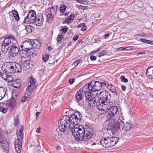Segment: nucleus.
<instances>
[{
    "label": "nucleus",
    "instance_id": "0e129e2a",
    "mask_svg": "<svg viewBox=\"0 0 153 153\" xmlns=\"http://www.w3.org/2000/svg\"><path fill=\"white\" fill-rule=\"evenodd\" d=\"M121 88L122 89L123 91H125L126 89V87L123 85H122L121 86Z\"/></svg>",
    "mask_w": 153,
    "mask_h": 153
},
{
    "label": "nucleus",
    "instance_id": "423d86ee",
    "mask_svg": "<svg viewBox=\"0 0 153 153\" xmlns=\"http://www.w3.org/2000/svg\"><path fill=\"white\" fill-rule=\"evenodd\" d=\"M119 140L116 137H106L101 139L100 141L101 144L105 148L112 147L115 145Z\"/></svg>",
    "mask_w": 153,
    "mask_h": 153
},
{
    "label": "nucleus",
    "instance_id": "8fccbe9b",
    "mask_svg": "<svg viewBox=\"0 0 153 153\" xmlns=\"http://www.w3.org/2000/svg\"><path fill=\"white\" fill-rule=\"evenodd\" d=\"M140 41L141 42H142L144 43H148V42H149V40H147V39H140Z\"/></svg>",
    "mask_w": 153,
    "mask_h": 153
},
{
    "label": "nucleus",
    "instance_id": "cd10ccee",
    "mask_svg": "<svg viewBox=\"0 0 153 153\" xmlns=\"http://www.w3.org/2000/svg\"><path fill=\"white\" fill-rule=\"evenodd\" d=\"M128 16V14L124 11H121L119 14V18L121 19H126Z\"/></svg>",
    "mask_w": 153,
    "mask_h": 153
},
{
    "label": "nucleus",
    "instance_id": "ddd939ff",
    "mask_svg": "<svg viewBox=\"0 0 153 153\" xmlns=\"http://www.w3.org/2000/svg\"><path fill=\"white\" fill-rule=\"evenodd\" d=\"M0 146L1 149L6 152H7L9 150V147L8 144L4 138L1 135L0 130Z\"/></svg>",
    "mask_w": 153,
    "mask_h": 153
},
{
    "label": "nucleus",
    "instance_id": "c9c22d12",
    "mask_svg": "<svg viewBox=\"0 0 153 153\" xmlns=\"http://www.w3.org/2000/svg\"><path fill=\"white\" fill-rule=\"evenodd\" d=\"M66 6L65 5H61L59 7V10L62 13H63L65 12L66 8Z\"/></svg>",
    "mask_w": 153,
    "mask_h": 153
},
{
    "label": "nucleus",
    "instance_id": "412c9836",
    "mask_svg": "<svg viewBox=\"0 0 153 153\" xmlns=\"http://www.w3.org/2000/svg\"><path fill=\"white\" fill-rule=\"evenodd\" d=\"M106 86L108 90H110L111 92L115 94L116 96L118 95V93L116 91V88L115 86L111 84H109L108 82V84H107Z\"/></svg>",
    "mask_w": 153,
    "mask_h": 153
},
{
    "label": "nucleus",
    "instance_id": "2f4dec72",
    "mask_svg": "<svg viewBox=\"0 0 153 153\" xmlns=\"http://www.w3.org/2000/svg\"><path fill=\"white\" fill-rule=\"evenodd\" d=\"M53 134L54 136L58 139L61 138L62 136V134L57 130L54 131Z\"/></svg>",
    "mask_w": 153,
    "mask_h": 153
},
{
    "label": "nucleus",
    "instance_id": "774afa93",
    "mask_svg": "<svg viewBox=\"0 0 153 153\" xmlns=\"http://www.w3.org/2000/svg\"><path fill=\"white\" fill-rule=\"evenodd\" d=\"M140 36L146 37V35L145 34H144L143 35H142V34H141L140 35Z\"/></svg>",
    "mask_w": 153,
    "mask_h": 153
},
{
    "label": "nucleus",
    "instance_id": "69168bd1",
    "mask_svg": "<svg viewBox=\"0 0 153 153\" xmlns=\"http://www.w3.org/2000/svg\"><path fill=\"white\" fill-rule=\"evenodd\" d=\"M149 42H148V43H147V44H150L151 45L153 44V41H151L150 40H149Z\"/></svg>",
    "mask_w": 153,
    "mask_h": 153
},
{
    "label": "nucleus",
    "instance_id": "680f3d73",
    "mask_svg": "<svg viewBox=\"0 0 153 153\" xmlns=\"http://www.w3.org/2000/svg\"><path fill=\"white\" fill-rule=\"evenodd\" d=\"M118 50L119 51H122V50H125V48L124 47H120V48H118Z\"/></svg>",
    "mask_w": 153,
    "mask_h": 153
},
{
    "label": "nucleus",
    "instance_id": "4be33fe9",
    "mask_svg": "<svg viewBox=\"0 0 153 153\" xmlns=\"http://www.w3.org/2000/svg\"><path fill=\"white\" fill-rule=\"evenodd\" d=\"M82 91L81 89L78 90L75 95L76 100H77V102L82 100V98L84 97V95L82 94Z\"/></svg>",
    "mask_w": 153,
    "mask_h": 153
},
{
    "label": "nucleus",
    "instance_id": "603ef678",
    "mask_svg": "<svg viewBox=\"0 0 153 153\" xmlns=\"http://www.w3.org/2000/svg\"><path fill=\"white\" fill-rule=\"evenodd\" d=\"M74 17L75 16L74 14H71L68 17L69 19H71H71H72V20H73L74 19Z\"/></svg>",
    "mask_w": 153,
    "mask_h": 153
},
{
    "label": "nucleus",
    "instance_id": "6ab92c4d",
    "mask_svg": "<svg viewBox=\"0 0 153 153\" xmlns=\"http://www.w3.org/2000/svg\"><path fill=\"white\" fill-rule=\"evenodd\" d=\"M132 126L131 124L126 122L124 125L123 123V130H124V133H125L126 135H128L129 134V131L131 128Z\"/></svg>",
    "mask_w": 153,
    "mask_h": 153
},
{
    "label": "nucleus",
    "instance_id": "a18cd8bd",
    "mask_svg": "<svg viewBox=\"0 0 153 153\" xmlns=\"http://www.w3.org/2000/svg\"><path fill=\"white\" fill-rule=\"evenodd\" d=\"M62 35H59L57 38V42H60L62 38Z\"/></svg>",
    "mask_w": 153,
    "mask_h": 153
},
{
    "label": "nucleus",
    "instance_id": "c85d7f7f",
    "mask_svg": "<svg viewBox=\"0 0 153 153\" xmlns=\"http://www.w3.org/2000/svg\"><path fill=\"white\" fill-rule=\"evenodd\" d=\"M35 88V85H29L27 86L26 89L27 91L28 92L27 95H28V96L30 95V93L33 92V91Z\"/></svg>",
    "mask_w": 153,
    "mask_h": 153
},
{
    "label": "nucleus",
    "instance_id": "c756f323",
    "mask_svg": "<svg viewBox=\"0 0 153 153\" xmlns=\"http://www.w3.org/2000/svg\"><path fill=\"white\" fill-rule=\"evenodd\" d=\"M5 104L0 103V111L4 113H6L7 111V108L6 107Z\"/></svg>",
    "mask_w": 153,
    "mask_h": 153
},
{
    "label": "nucleus",
    "instance_id": "7ed1b4c3",
    "mask_svg": "<svg viewBox=\"0 0 153 153\" xmlns=\"http://www.w3.org/2000/svg\"><path fill=\"white\" fill-rule=\"evenodd\" d=\"M22 66L19 63L16 62H9L4 71L6 74H14L19 73L22 71Z\"/></svg>",
    "mask_w": 153,
    "mask_h": 153
},
{
    "label": "nucleus",
    "instance_id": "338daca9",
    "mask_svg": "<svg viewBox=\"0 0 153 153\" xmlns=\"http://www.w3.org/2000/svg\"><path fill=\"white\" fill-rule=\"evenodd\" d=\"M41 129V128H38L36 130V132L37 133H39L40 132V130Z\"/></svg>",
    "mask_w": 153,
    "mask_h": 153
},
{
    "label": "nucleus",
    "instance_id": "ea45409f",
    "mask_svg": "<svg viewBox=\"0 0 153 153\" xmlns=\"http://www.w3.org/2000/svg\"><path fill=\"white\" fill-rule=\"evenodd\" d=\"M7 74H6V73H3L1 75L2 78L5 80L7 78H11V76H10L7 75Z\"/></svg>",
    "mask_w": 153,
    "mask_h": 153
},
{
    "label": "nucleus",
    "instance_id": "e2e57ef3",
    "mask_svg": "<svg viewBox=\"0 0 153 153\" xmlns=\"http://www.w3.org/2000/svg\"><path fill=\"white\" fill-rule=\"evenodd\" d=\"M105 38L108 39L109 37V34L108 33H106L105 35Z\"/></svg>",
    "mask_w": 153,
    "mask_h": 153
},
{
    "label": "nucleus",
    "instance_id": "de8ad7c7",
    "mask_svg": "<svg viewBox=\"0 0 153 153\" xmlns=\"http://www.w3.org/2000/svg\"><path fill=\"white\" fill-rule=\"evenodd\" d=\"M71 21H72V19H71V18L69 19L68 17V18H66L65 20V22L66 23H69L70 22H71Z\"/></svg>",
    "mask_w": 153,
    "mask_h": 153
},
{
    "label": "nucleus",
    "instance_id": "7c9ffc66",
    "mask_svg": "<svg viewBox=\"0 0 153 153\" xmlns=\"http://www.w3.org/2000/svg\"><path fill=\"white\" fill-rule=\"evenodd\" d=\"M12 13L15 20L17 21L19 20L20 18L19 13L17 11L15 10H13L12 11Z\"/></svg>",
    "mask_w": 153,
    "mask_h": 153
},
{
    "label": "nucleus",
    "instance_id": "2eb2a0df",
    "mask_svg": "<svg viewBox=\"0 0 153 153\" xmlns=\"http://www.w3.org/2000/svg\"><path fill=\"white\" fill-rule=\"evenodd\" d=\"M31 49V45L29 41H25L23 42L22 45L21 46V49H19L20 52L24 51L27 53V52Z\"/></svg>",
    "mask_w": 153,
    "mask_h": 153
},
{
    "label": "nucleus",
    "instance_id": "6e6552de",
    "mask_svg": "<svg viewBox=\"0 0 153 153\" xmlns=\"http://www.w3.org/2000/svg\"><path fill=\"white\" fill-rule=\"evenodd\" d=\"M57 11V6H52L51 8L49 7L45 10V13L47 18V21L50 22L54 18V16Z\"/></svg>",
    "mask_w": 153,
    "mask_h": 153
},
{
    "label": "nucleus",
    "instance_id": "1a4fd4ad",
    "mask_svg": "<svg viewBox=\"0 0 153 153\" xmlns=\"http://www.w3.org/2000/svg\"><path fill=\"white\" fill-rule=\"evenodd\" d=\"M92 84L94 91H99L106 86L108 82L103 81V82H99L96 81H92L90 82Z\"/></svg>",
    "mask_w": 153,
    "mask_h": 153
},
{
    "label": "nucleus",
    "instance_id": "dca6fc26",
    "mask_svg": "<svg viewBox=\"0 0 153 153\" xmlns=\"http://www.w3.org/2000/svg\"><path fill=\"white\" fill-rule=\"evenodd\" d=\"M35 19V22H34L36 25L38 26H40L43 25L44 22V16L41 13H39L36 15Z\"/></svg>",
    "mask_w": 153,
    "mask_h": 153
},
{
    "label": "nucleus",
    "instance_id": "9d476101",
    "mask_svg": "<svg viewBox=\"0 0 153 153\" xmlns=\"http://www.w3.org/2000/svg\"><path fill=\"white\" fill-rule=\"evenodd\" d=\"M36 16L35 11L31 10L28 13L27 16L25 18L23 22L25 24L33 23L35 22V19Z\"/></svg>",
    "mask_w": 153,
    "mask_h": 153
},
{
    "label": "nucleus",
    "instance_id": "a878e982",
    "mask_svg": "<svg viewBox=\"0 0 153 153\" xmlns=\"http://www.w3.org/2000/svg\"><path fill=\"white\" fill-rule=\"evenodd\" d=\"M12 86L15 88H19L21 85V81L20 79H17L13 82Z\"/></svg>",
    "mask_w": 153,
    "mask_h": 153
},
{
    "label": "nucleus",
    "instance_id": "49530a36",
    "mask_svg": "<svg viewBox=\"0 0 153 153\" xmlns=\"http://www.w3.org/2000/svg\"><path fill=\"white\" fill-rule=\"evenodd\" d=\"M49 58V56L48 55H45L44 56H43L42 60L44 62H46Z\"/></svg>",
    "mask_w": 153,
    "mask_h": 153
},
{
    "label": "nucleus",
    "instance_id": "5701e85b",
    "mask_svg": "<svg viewBox=\"0 0 153 153\" xmlns=\"http://www.w3.org/2000/svg\"><path fill=\"white\" fill-rule=\"evenodd\" d=\"M24 127L21 126L19 130H17L16 131V134L17 135L18 138L20 139H22L23 137V132Z\"/></svg>",
    "mask_w": 153,
    "mask_h": 153
},
{
    "label": "nucleus",
    "instance_id": "f8f14e48",
    "mask_svg": "<svg viewBox=\"0 0 153 153\" xmlns=\"http://www.w3.org/2000/svg\"><path fill=\"white\" fill-rule=\"evenodd\" d=\"M17 43L13 44L12 46L10 47L8 54L10 57H14L18 54L19 48Z\"/></svg>",
    "mask_w": 153,
    "mask_h": 153
},
{
    "label": "nucleus",
    "instance_id": "052dcab7",
    "mask_svg": "<svg viewBox=\"0 0 153 153\" xmlns=\"http://www.w3.org/2000/svg\"><path fill=\"white\" fill-rule=\"evenodd\" d=\"M40 114V112H37L36 113V119H37V117H38L39 116V114Z\"/></svg>",
    "mask_w": 153,
    "mask_h": 153
},
{
    "label": "nucleus",
    "instance_id": "4d7b16f0",
    "mask_svg": "<svg viewBox=\"0 0 153 153\" xmlns=\"http://www.w3.org/2000/svg\"><path fill=\"white\" fill-rule=\"evenodd\" d=\"M90 59L91 60H95L96 59V57L94 56L91 55L90 56Z\"/></svg>",
    "mask_w": 153,
    "mask_h": 153
},
{
    "label": "nucleus",
    "instance_id": "bf43d9fd",
    "mask_svg": "<svg viewBox=\"0 0 153 153\" xmlns=\"http://www.w3.org/2000/svg\"><path fill=\"white\" fill-rule=\"evenodd\" d=\"M81 60H77L74 63V65H75V66H77L78 65V61L81 62Z\"/></svg>",
    "mask_w": 153,
    "mask_h": 153
},
{
    "label": "nucleus",
    "instance_id": "c03bdc74",
    "mask_svg": "<svg viewBox=\"0 0 153 153\" xmlns=\"http://www.w3.org/2000/svg\"><path fill=\"white\" fill-rule=\"evenodd\" d=\"M120 79L121 81L123 82L126 83L128 82V79L125 78L124 76H122L120 77Z\"/></svg>",
    "mask_w": 153,
    "mask_h": 153
},
{
    "label": "nucleus",
    "instance_id": "f3484780",
    "mask_svg": "<svg viewBox=\"0 0 153 153\" xmlns=\"http://www.w3.org/2000/svg\"><path fill=\"white\" fill-rule=\"evenodd\" d=\"M81 91L83 93H84L89 92H94L92 84H91L90 82L88 84H85L81 89Z\"/></svg>",
    "mask_w": 153,
    "mask_h": 153
},
{
    "label": "nucleus",
    "instance_id": "20e7f679",
    "mask_svg": "<svg viewBox=\"0 0 153 153\" xmlns=\"http://www.w3.org/2000/svg\"><path fill=\"white\" fill-rule=\"evenodd\" d=\"M58 124H59V128L62 132H65L69 128L71 129L73 128L69 117L67 115L61 116L60 120L58 121Z\"/></svg>",
    "mask_w": 153,
    "mask_h": 153
},
{
    "label": "nucleus",
    "instance_id": "e433bc0d",
    "mask_svg": "<svg viewBox=\"0 0 153 153\" xmlns=\"http://www.w3.org/2000/svg\"><path fill=\"white\" fill-rule=\"evenodd\" d=\"M19 116L17 115L14 120V126H17L19 124Z\"/></svg>",
    "mask_w": 153,
    "mask_h": 153
},
{
    "label": "nucleus",
    "instance_id": "79ce46f5",
    "mask_svg": "<svg viewBox=\"0 0 153 153\" xmlns=\"http://www.w3.org/2000/svg\"><path fill=\"white\" fill-rule=\"evenodd\" d=\"M28 100H29L28 98L25 95V96H23L22 97V98L21 100V101L22 102H23L27 101Z\"/></svg>",
    "mask_w": 153,
    "mask_h": 153
},
{
    "label": "nucleus",
    "instance_id": "5fc2aeb1",
    "mask_svg": "<svg viewBox=\"0 0 153 153\" xmlns=\"http://www.w3.org/2000/svg\"><path fill=\"white\" fill-rule=\"evenodd\" d=\"M87 29V27L86 26L85 24V25H83V26H82L81 28V30L83 31H84L86 30Z\"/></svg>",
    "mask_w": 153,
    "mask_h": 153
},
{
    "label": "nucleus",
    "instance_id": "9b49d317",
    "mask_svg": "<svg viewBox=\"0 0 153 153\" xmlns=\"http://www.w3.org/2000/svg\"><path fill=\"white\" fill-rule=\"evenodd\" d=\"M115 122L116 123L113 125L112 132L113 134H118L123 129V123L120 119H118L117 121Z\"/></svg>",
    "mask_w": 153,
    "mask_h": 153
},
{
    "label": "nucleus",
    "instance_id": "a211bd4d",
    "mask_svg": "<svg viewBox=\"0 0 153 153\" xmlns=\"http://www.w3.org/2000/svg\"><path fill=\"white\" fill-rule=\"evenodd\" d=\"M115 123V122H114L112 123V120L111 119L109 120H107L104 123V128H106L107 130H111L112 131L113 124Z\"/></svg>",
    "mask_w": 153,
    "mask_h": 153
},
{
    "label": "nucleus",
    "instance_id": "37998d69",
    "mask_svg": "<svg viewBox=\"0 0 153 153\" xmlns=\"http://www.w3.org/2000/svg\"><path fill=\"white\" fill-rule=\"evenodd\" d=\"M106 54V52L105 51H101L99 53L98 56L100 57L102 56H104Z\"/></svg>",
    "mask_w": 153,
    "mask_h": 153
},
{
    "label": "nucleus",
    "instance_id": "bb28decb",
    "mask_svg": "<svg viewBox=\"0 0 153 153\" xmlns=\"http://www.w3.org/2000/svg\"><path fill=\"white\" fill-rule=\"evenodd\" d=\"M6 91H7L6 89L1 87H0V100L5 97Z\"/></svg>",
    "mask_w": 153,
    "mask_h": 153
},
{
    "label": "nucleus",
    "instance_id": "a19ab883",
    "mask_svg": "<svg viewBox=\"0 0 153 153\" xmlns=\"http://www.w3.org/2000/svg\"><path fill=\"white\" fill-rule=\"evenodd\" d=\"M30 60H25L22 63V66L23 67L27 66L30 64Z\"/></svg>",
    "mask_w": 153,
    "mask_h": 153
},
{
    "label": "nucleus",
    "instance_id": "39448f33",
    "mask_svg": "<svg viewBox=\"0 0 153 153\" xmlns=\"http://www.w3.org/2000/svg\"><path fill=\"white\" fill-rule=\"evenodd\" d=\"M15 41V38L12 35H7L6 36V38L2 42L1 45V50L4 53H6L9 50L10 47L13 44H15L14 42Z\"/></svg>",
    "mask_w": 153,
    "mask_h": 153
},
{
    "label": "nucleus",
    "instance_id": "3c124183",
    "mask_svg": "<svg viewBox=\"0 0 153 153\" xmlns=\"http://www.w3.org/2000/svg\"><path fill=\"white\" fill-rule=\"evenodd\" d=\"M86 142L87 143H86L85 144H86L87 145H93V143L92 142L90 139V140H88Z\"/></svg>",
    "mask_w": 153,
    "mask_h": 153
},
{
    "label": "nucleus",
    "instance_id": "72a5a7b5",
    "mask_svg": "<svg viewBox=\"0 0 153 153\" xmlns=\"http://www.w3.org/2000/svg\"><path fill=\"white\" fill-rule=\"evenodd\" d=\"M27 32L31 33L34 30V27L30 25H27L25 26Z\"/></svg>",
    "mask_w": 153,
    "mask_h": 153
},
{
    "label": "nucleus",
    "instance_id": "f704fd0d",
    "mask_svg": "<svg viewBox=\"0 0 153 153\" xmlns=\"http://www.w3.org/2000/svg\"><path fill=\"white\" fill-rule=\"evenodd\" d=\"M29 81L28 83H30V85H34L36 84V79H34L33 77L31 76L29 78Z\"/></svg>",
    "mask_w": 153,
    "mask_h": 153
},
{
    "label": "nucleus",
    "instance_id": "4468645a",
    "mask_svg": "<svg viewBox=\"0 0 153 153\" xmlns=\"http://www.w3.org/2000/svg\"><path fill=\"white\" fill-rule=\"evenodd\" d=\"M110 103L108 104V106L109 108H107L108 109L106 112H107V113L108 115H109L110 117H112L114 115L116 114L118 108L116 106H112L111 107L110 106Z\"/></svg>",
    "mask_w": 153,
    "mask_h": 153
},
{
    "label": "nucleus",
    "instance_id": "58836bf2",
    "mask_svg": "<svg viewBox=\"0 0 153 153\" xmlns=\"http://www.w3.org/2000/svg\"><path fill=\"white\" fill-rule=\"evenodd\" d=\"M22 139H18L16 140L15 142V145H17L18 146H22V143L21 140Z\"/></svg>",
    "mask_w": 153,
    "mask_h": 153
},
{
    "label": "nucleus",
    "instance_id": "b1692460",
    "mask_svg": "<svg viewBox=\"0 0 153 153\" xmlns=\"http://www.w3.org/2000/svg\"><path fill=\"white\" fill-rule=\"evenodd\" d=\"M86 102L88 103L89 106L91 108L93 107H95L96 105V102L95 100L93 98L92 99H88L86 101Z\"/></svg>",
    "mask_w": 153,
    "mask_h": 153
},
{
    "label": "nucleus",
    "instance_id": "f03ea898",
    "mask_svg": "<svg viewBox=\"0 0 153 153\" xmlns=\"http://www.w3.org/2000/svg\"><path fill=\"white\" fill-rule=\"evenodd\" d=\"M99 96L100 98L96 102L95 107L100 110L106 111L110 103L111 96L110 94L106 91H101Z\"/></svg>",
    "mask_w": 153,
    "mask_h": 153
},
{
    "label": "nucleus",
    "instance_id": "864d4df0",
    "mask_svg": "<svg viewBox=\"0 0 153 153\" xmlns=\"http://www.w3.org/2000/svg\"><path fill=\"white\" fill-rule=\"evenodd\" d=\"M75 81V79H71L69 80V82L71 84H72Z\"/></svg>",
    "mask_w": 153,
    "mask_h": 153
},
{
    "label": "nucleus",
    "instance_id": "4c0bfd02",
    "mask_svg": "<svg viewBox=\"0 0 153 153\" xmlns=\"http://www.w3.org/2000/svg\"><path fill=\"white\" fill-rule=\"evenodd\" d=\"M15 149L18 153H20L22 150V146H18L17 145H15Z\"/></svg>",
    "mask_w": 153,
    "mask_h": 153
},
{
    "label": "nucleus",
    "instance_id": "09e8293b",
    "mask_svg": "<svg viewBox=\"0 0 153 153\" xmlns=\"http://www.w3.org/2000/svg\"><path fill=\"white\" fill-rule=\"evenodd\" d=\"M68 30V29L67 28H65L64 27L63 28H62L61 30V31H62V32L63 33H65Z\"/></svg>",
    "mask_w": 153,
    "mask_h": 153
},
{
    "label": "nucleus",
    "instance_id": "473e14b6",
    "mask_svg": "<svg viewBox=\"0 0 153 153\" xmlns=\"http://www.w3.org/2000/svg\"><path fill=\"white\" fill-rule=\"evenodd\" d=\"M86 92L84 93L85 98L86 101L88 99H92V97L91 96V93L93 92Z\"/></svg>",
    "mask_w": 153,
    "mask_h": 153
},
{
    "label": "nucleus",
    "instance_id": "f257e3e1",
    "mask_svg": "<svg viewBox=\"0 0 153 153\" xmlns=\"http://www.w3.org/2000/svg\"><path fill=\"white\" fill-rule=\"evenodd\" d=\"M82 128H74L72 131V134L76 141L87 142L94 135V132L93 126L91 125L87 124L84 128L82 126Z\"/></svg>",
    "mask_w": 153,
    "mask_h": 153
},
{
    "label": "nucleus",
    "instance_id": "393cba45",
    "mask_svg": "<svg viewBox=\"0 0 153 153\" xmlns=\"http://www.w3.org/2000/svg\"><path fill=\"white\" fill-rule=\"evenodd\" d=\"M30 41V42L31 43V47H35L37 49H40V48L41 47V45L38 41L35 40L31 42V40H30L29 42Z\"/></svg>",
    "mask_w": 153,
    "mask_h": 153
},
{
    "label": "nucleus",
    "instance_id": "13d9d810",
    "mask_svg": "<svg viewBox=\"0 0 153 153\" xmlns=\"http://www.w3.org/2000/svg\"><path fill=\"white\" fill-rule=\"evenodd\" d=\"M78 37H79L78 35L74 36V37L73 38V39L74 41H76V40H77V39L78 38Z\"/></svg>",
    "mask_w": 153,
    "mask_h": 153
},
{
    "label": "nucleus",
    "instance_id": "aec40b11",
    "mask_svg": "<svg viewBox=\"0 0 153 153\" xmlns=\"http://www.w3.org/2000/svg\"><path fill=\"white\" fill-rule=\"evenodd\" d=\"M146 74L149 78L153 79V66L149 67L147 68Z\"/></svg>",
    "mask_w": 153,
    "mask_h": 153
},
{
    "label": "nucleus",
    "instance_id": "0eeeda50",
    "mask_svg": "<svg viewBox=\"0 0 153 153\" xmlns=\"http://www.w3.org/2000/svg\"><path fill=\"white\" fill-rule=\"evenodd\" d=\"M69 118L72 125L73 126V128L71 130L72 131V130L74 129V128H77V127H76V126H78L77 124L80 123L81 120L82 118V116L80 112L77 111L71 114L70 117H69Z\"/></svg>",
    "mask_w": 153,
    "mask_h": 153
},
{
    "label": "nucleus",
    "instance_id": "6e6d98bb",
    "mask_svg": "<svg viewBox=\"0 0 153 153\" xmlns=\"http://www.w3.org/2000/svg\"><path fill=\"white\" fill-rule=\"evenodd\" d=\"M85 23H82L78 25L77 26V27L78 28H80L81 27H82L83 25H85Z\"/></svg>",
    "mask_w": 153,
    "mask_h": 153
}]
</instances>
